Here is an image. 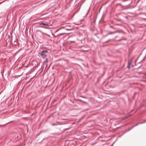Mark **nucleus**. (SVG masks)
Instances as JSON below:
<instances>
[{"label": "nucleus", "mask_w": 146, "mask_h": 146, "mask_svg": "<svg viewBox=\"0 0 146 146\" xmlns=\"http://www.w3.org/2000/svg\"><path fill=\"white\" fill-rule=\"evenodd\" d=\"M40 27L42 28H44L46 29H48L49 27V25L47 23H40L39 24Z\"/></svg>", "instance_id": "obj_1"}, {"label": "nucleus", "mask_w": 146, "mask_h": 146, "mask_svg": "<svg viewBox=\"0 0 146 146\" xmlns=\"http://www.w3.org/2000/svg\"><path fill=\"white\" fill-rule=\"evenodd\" d=\"M47 52V51L46 50H44L41 52V56L42 58H44L46 56V54Z\"/></svg>", "instance_id": "obj_2"}, {"label": "nucleus", "mask_w": 146, "mask_h": 146, "mask_svg": "<svg viewBox=\"0 0 146 146\" xmlns=\"http://www.w3.org/2000/svg\"><path fill=\"white\" fill-rule=\"evenodd\" d=\"M56 124H52V125H56Z\"/></svg>", "instance_id": "obj_3"}, {"label": "nucleus", "mask_w": 146, "mask_h": 146, "mask_svg": "<svg viewBox=\"0 0 146 146\" xmlns=\"http://www.w3.org/2000/svg\"><path fill=\"white\" fill-rule=\"evenodd\" d=\"M129 66H130V65H129Z\"/></svg>", "instance_id": "obj_4"}]
</instances>
